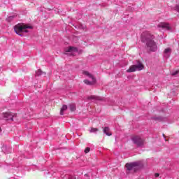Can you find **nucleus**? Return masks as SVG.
Returning <instances> with one entry per match:
<instances>
[{
	"label": "nucleus",
	"instance_id": "2",
	"mask_svg": "<svg viewBox=\"0 0 179 179\" xmlns=\"http://www.w3.org/2000/svg\"><path fill=\"white\" fill-rule=\"evenodd\" d=\"M24 29H33V27H31V26L21 24H18L14 27V30L18 36H22V32Z\"/></svg>",
	"mask_w": 179,
	"mask_h": 179
},
{
	"label": "nucleus",
	"instance_id": "8",
	"mask_svg": "<svg viewBox=\"0 0 179 179\" xmlns=\"http://www.w3.org/2000/svg\"><path fill=\"white\" fill-rule=\"evenodd\" d=\"M83 75H85L86 76H88V78H90V79L92 80L93 83H96V78L93 75H92L89 71H83Z\"/></svg>",
	"mask_w": 179,
	"mask_h": 179
},
{
	"label": "nucleus",
	"instance_id": "4",
	"mask_svg": "<svg viewBox=\"0 0 179 179\" xmlns=\"http://www.w3.org/2000/svg\"><path fill=\"white\" fill-rule=\"evenodd\" d=\"M145 66L141 62H138V65H131L129 69L126 71L128 73H131V72H136V71H142Z\"/></svg>",
	"mask_w": 179,
	"mask_h": 179
},
{
	"label": "nucleus",
	"instance_id": "11",
	"mask_svg": "<svg viewBox=\"0 0 179 179\" xmlns=\"http://www.w3.org/2000/svg\"><path fill=\"white\" fill-rule=\"evenodd\" d=\"M68 110V106L63 105L62 108L60 109V115H64V112Z\"/></svg>",
	"mask_w": 179,
	"mask_h": 179
},
{
	"label": "nucleus",
	"instance_id": "12",
	"mask_svg": "<svg viewBox=\"0 0 179 179\" xmlns=\"http://www.w3.org/2000/svg\"><path fill=\"white\" fill-rule=\"evenodd\" d=\"M88 100H101V99L99 96H96L94 95H92L87 97Z\"/></svg>",
	"mask_w": 179,
	"mask_h": 179
},
{
	"label": "nucleus",
	"instance_id": "16",
	"mask_svg": "<svg viewBox=\"0 0 179 179\" xmlns=\"http://www.w3.org/2000/svg\"><path fill=\"white\" fill-rule=\"evenodd\" d=\"M169 52H171V49H170V48H168L164 50V53L165 54H169Z\"/></svg>",
	"mask_w": 179,
	"mask_h": 179
},
{
	"label": "nucleus",
	"instance_id": "10",
	"mask_svg": "<svg viewBox=\"0 0 179 179\" xmlns=\"http://www.w3.org/2000/svg\"><path fill=\"white\" fill-rule=\"evenodd\" d=\"M103 134H106L107 136H111V135H113L111 132H110V128L108 127L103 128Z\"/></svg>",
	"mask_w": 179,
	"mask_h": 179
},
{
	"label": "nucleus",
	"instance_id": "20",
	"mask_svg": "<svg viewBox=\"0 0 179 179\" xmlns=\"http://www.w3.org/2000/svg\"><path fill=\"white\" fill-rule=\"evenodd\" d=\"M159 176H160V173H157L155 174V177H156V178L159 177Z\"/></svg>",
	"mask_w": 179,
	"mask_h": 179
},
{
	"label": "nucleus",
	"instance_id": "9",
	"mask_svg": "<svg viewBox=\"0 0 179 179\" xmlns=\"http://www.w3.org/2000/svg\"><path fill=\"white\" fill-rule=\"evenodd\" d=\"M65 52H78V48H76L75 47L70 46L65 49Z\"/></svg>",
	"mask_w": 179,
	"mask_h": 179
},
{
	"label": "nucleus",
	"instance_id": "13",
	"mask_svg": "<svg viewBox=\"0 0 179 179\" xmlns=\"http://www.w3.org/2000/svg\"><path fill=\"white\" fill-rule=\"evenodd\" d=\"M90 132L91 134H92V133L94 134V133H96V132H99V129L94 128V127H92L91 129H90Z\"/></svg>",
	"mask_w": 179,
	"mask_h": 179
},
{
	"label": "nucleus",
	"instance_id": "1",
	"mask_svg": "<svg viewBox=\"0 0 179 179\" xmlns=\"http://www.w3.org/2000/svg\"><path fill=\"white\" fill-rule=\"evenodd\" d=\"M154 38L155 36L150 34H148L141 38L143 43H146V50L149 52H155V51H157V45L155 42Z\"/></svg>",
	"mask_w": 179,
	"mask_h": 179
},
{
	"label": "nucleus",
	"instance_id": "5",
	"mask_svg": "<svg viewBox=\"0 0 179 179\" xmlns=\"http://www.w3.org/2000/svg\"><path fill=\"white\" fill-rule=\"evenodd\" d=\"M131 141L137 146H142L145 143V140L139 137V136H134L132 137Z\"/></svg>",
	"mask_w": 179,
	"mask_h": 179
},
{
	"label": "nucleus",
	"instance_id": "17",
	"mask_svg": "<svg viewBox=\"0 0 179 179\" xmlns=\"http://www.w3.org/2000/svg\"><path fill=\"white\" fill-rule=\"evenodd\" d=\"M178 73H179V71L176 70V71L173 72L171 75L172 76H176V75H178Z\"/></svg>",
	"mask_w": 179,
	"mask_h": 179
},
{
	"label": "nucleus",
	"instance_id": "14",
	"mask_svg": "<svg viewBox=\"0 0 179 179\" xmlns=\"http://www.w3.org/2000/svg\"><path fill=\"white\" fill-rule=\"evenodd\" d=\"M84 83H85V85H88L89 86H91V85H93V83H93V81L90 82L89 81V80H84Z\"/></svg>",
	"mask_w": 179,
	"mask_h": 179
},
{
	"label": "nucleus",
	"instance_id": "15",
	"mask_svg": "<svg viewBox=\"0 0 179 179\" xmlns=\"http://www.w3.org/2000/svg\"><path fill=\"white\" fill-rule=\"evenodd\" d=\"M70 110L71 111H75V110H76V106H75V104H70Z\"/></svg>",
	"mask_w": 179,
	"mask_h": 179
},
{
	"label": "nucleus",
	"instance_id": "22",
	"mask_svg": "<svg viewBox=\"0 0 179 179\" xmlns=\"http://www.w3.org/2000/svg\"><path fill=\"white\" fill-rule=\"evenodd\" d=\"M164 138H166V135L163 134Z\"/></svg>",
	"mask_w": 179,
	"mask_h": 179
},
{
	"label": "nucleus",
	"instance_id": "18",
	"mask_svg": "<svg viewBox=\"0 0 179 179\" xmlns=\"http://www.w3.org/2000/svg\"><path fill=\"white\" fill-rule=\"evenodd\" d=\"M36 75H38V76H40V75H41L43 73V71L41 70H38L36 71Z\"/></svg>",
	"mask_w": 179,
	"mask_h": 179
},
{
	"label": "nucleus",
	"instance_id": "7",
	"mask_svg": "<svg viewBox=\"0 0 179 179\" xmlns=\"http://www.w3.org/2000/svg\"><path fill=\"white\" fill-rule=\"evenodd\" d=\"M159 27H161L162 29H164L165 30H170V24L169 23L166 22H161L158 24Z\"/></svg>",
	"mask_w": 179,
	"mask_h": 179
},
{
	"label": "nucleus",
	"instance_id": "3",
	"mask_svg": "<svg viewBox=\"0 0 179 179\" xmlns=\"http://www.w3.org/2000/svg\"><path fill=\"white\" fill-rule=\"evenodd\" d=\"M125 167L129 171H136L141 169V165L139 162L127 163Z\"/></svg>",
	"mask_w": 179,
	"mask_h": 179
},
{
	"label": "nucleus",
	"instance_id": "21",
	"mask_svg": "<svg viewBox=\"0 0 179 179\" xmlns=\"http://www.w3.org/2000/svg\"><path fill=\"white\" fill-rule=\"evenodd\" d=\"M22 31H24V33H27V30H26V29H23Z\"/></svg>",
	"mask_w": 179,
	"mask_h": 179
},
{
	"label": "nucleus",
	"instance_id": "23",
	"mask_svg": "<svg viewBox=\"0 0 179 179\" xmlns=\"http://www.w3.org/2000/svg\"><path fill=\"white\" fill-rule=\"evenodd\" d=\"M0 131H1V127H0Z\"/></svg>",
	"mask_w": 179,
	"mask_h": 179
},
{
	"label": "nucleus",
	"instance_id": "6",
	"mask_svg": "<svg viewBox=\"0 0 179 179\" xmlns=\"http://www.w3.org/2000/svg\"><path fill=\"white\" fill-rule=\"evenodd\" d=\"M2 115L3 118L6 120H11V121H13L14 117H16V114L12 113L10 112H6L5 113H2Z\"/></svg>",
	"mask_w": 179,
	"mask_h": 179
},
{
	"label": "nucleus",
	"instance_id": "19",
	"mask_svg": "<svg viewBox=\"0 0 179 179\" xmlns=\"http://www.w3.org/2000/svg\"><path fill=\"white\" fill-rule=\"evenodd\" d=\"M90 152V148L87 147L85 150V153H89Z\"/></svg>",
	"mask_w": 179,
	"mask_h": 179
}]
</instances>
